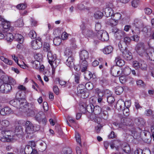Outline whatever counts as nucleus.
I'll use <instances>...</instances> for the list:
<instances>
[{
    "label": "nucleus",
    "mask_w": 154,
    "mask_h": 154,
    "mask_svg": "<svg viewBox=\"0 0 154 154\" xmlns=\"http://www.w3.org/2000/svg\"><path fill=\"white\" fill-rule=\"evenodd\" d=\"M2 133L5 138H9L11 137L13 134V132L11 131H4L2 132Z\"/></svg>",
    "instance_id": "nucleus-24"
},
{
    "label": "nucleus",
    "mask_w": 154,
    "mask_h": 154,
    "mask_svg": "<svg viewBox=\"0 0 154 154\" xmlns=\"http://www.w3.org/2000/svg\"><path fill=\"white\" fill-rule=\"evenodd\" d=\"M1 125L3 128H7L10 125L9 122L6 119L3 120L1 122Z\"/></svg>",
    "instance_id": "nucleus-39"
},
{
    "label": "nucleus",
    "mask_w": 154,
    "mask_h": 154,
    "mask_svg": "<svg viewBox=\"0 0 154 154\" xmlns=\"http://www.w3.org/2000/svg\"><path fill=\"white\" fill-rule=\"evenodd\" d=\"M53 42L55 45H59L61 42V39L59 37H56L54 38Z\"/></svg>",
    "instance_id": "nucleus-40"
},
{
    "label": "nucleus",
    "mask_w": 154,
    "mask_h": 154,
    "mask_svg": "<svg viewBox=\"0 0 154 154\" xmlns=\"http://www.w3.org/2000/svg\"><path fill=\"white\" fill-rule=\"evenodd\" d=\"M148 54V56H146V58L151 60L154 61V50L153 49L152 51L149 52Z\"/></svg>",
    "instance_id": "nucleus-41"
},
{
    "label": "nucleus",
    "mask_w": 154,
    "mask_h": 154,
    "mask_svg": "<svg viewBox=\"0 0 154 154\" xmlns=\"http://www.w3.org/2000/svg\"><path fill=\"white\" fill-rule=\"evenodd\" d=\"M137 23H134V26L136 28H137V33L135 32H134V30L133 29L132 30V32L133 33V34L134 35L132 36V38L133 39V40L135 42H137L139 41L140 37L137 34L135 35L136 33L138 34L140 33V30H139V29L140 28L141 26L140 25H137Z\"/></svg>",
    "instance_id": "nucleus-8"
},
{
    "label": "nucleus",
    "mask_w": 154,
    "mask_h": 154,
    "mask_svg": "<svg viewBox=\"0 0 154 154\" xmlns=\"http://www.w3.org/2000/svg\"><path fill=\"white\" fill-rule=\"evenodd\" d=\"M40 65V63L38 60H35L33 62V67L34 69H38Z\"/></svg>",
    "instance_id": "nucleus-46"
},
{
    "label": "nucleus",
    "mask_w": 154,
    "mask_h": 154,
    "mask_svg": "<svg viewBox=\"0 0 154 154\" xmlns=\"http://www.w3.org/2000/svg\"><path fill=\"white\" fill-rule=\"evenodd\" d=\"M3 84L0 87V91L2 93H8L11 91L12 86L3 80Z\"/></svg>",
    "instance_id": "nucleus-5"
},
{
    "label": "nucleus",
    "mask_w": 154,
    "mask_h": 154,
    "mask_svg": "<svg viewBox=\"0 0 154 154\" xmlns=\"http://www.w3.org/2000/svg\"><path fill=\"white\" fill-rule=\"evenodd\" d=\"M130 106V104L127 105L125 108L124 109H123V113L124 115L125 116H128L129 114V109L128 107Z\"/></svg>",
    "instance_id": "nucleus-44"
},
{
    "label": "nucleus",
    "mask_w": 154,
    "mask_h": 154,
    "mask_svg": "<svg viewBox=\"0 0 154 154\" xmlns=\"http://www.w3.org/2000/svg\"><path fill=\"white\" fill-rule=\"evenodd\" d=\"M143 151L140 149H137L134 152V154H142Z\"/></svg>",
    "instance_id": "nucleus-64"
},
{
    "label": "nucleus",
    "mask_w": 154,
    "mask_h": 154,
    "mask_svg": "<svg viewBox=\"0 0 154 154\" xmlns=\"http://www.w3.org/2000/svg\"><path fill=\"white\" fill-rule=\"evenodd\" d=\"M13 111L11 109L8 107H5L2 109L0 111V114L3 116L8 115L12 113Z\"/></svg>",
    "instance_id": "nucleus-13"
},
{
    "label": "nucleus",
    "mask_w": 154,
    "mask_h": 154,
    "mask_svg": "<svg viewBox=\"0 0 154 154\" xmlns=\"http://www.w3.org/2000/svg\"><path fill=\"white\" fill-rule=\"evenodd\" d=\"M123 146H122L123 150L127 153H129L130 152L131 149L129 145L127 143H125L123 144Z\"/></svg>",
    "instance_id": "nucleus-29"
},
{
    "label": "nucleus",
    "mask_w": 154,
    "mask_h": 154,
    "mask_svg": "<svg viewBox=\"0 0 154 154\" xmlns=\"http://www.w3.org/2000/svg\"><path fill=\"white\" fill-rule=\"evenodd\" d=\"M112 18L114 20H115L117 22H118V20H119L121 17L122 15L119 13H116L114 14H112V15L111 16Z\"/></svg>",
    "instance_id": "nucleus-34"
},
{
    "label": "nucleus",
    "mask_w": 154,
    "mask_h": 154,
    "mask_svg": "<svg viewBox=\"0 0 154 154\" xmlns=\"http://www.w3.org/2000/svg\"><path fill=\"white\" fill-rule=\"evenodd\" d=\"M8 42H11L14 38L13 34L10 33H8L6 34L5 33V37Z\"/></svg>",
    "instance_id": "nucleus-27"
},
{
    "label": "nucleus",
    "mask_w": 154,
    "mask_h": 154,
    "mask_svg": "<svg viewBox=\"0 0 154 154\" xmlns=\"http://www.w3.org/2000/svg\"><path fill=\"white\" fill-rule=\"evenodd\" d=\"M135 50L140 56L142 57H146L148 56V52L152 51L153 49L149 48L146 50L145 51L144 43L143 42H140L135 47Z\"/></svg>",
    "instance_id": "nucleus-1"
},
{
    "label": "nucleus",
    "mask_w": 154,
    "mask_h": 154,
    "mask_svg": "<svg viewBox=\"0 0 154 154\" xmlns=\"http://www.w3.org/2000/svg\"><path fill=\"white\" fill-rule=\"evenodd\" d=\"M32 149L33 148L32 146H31L29 145H27L25 148L24 151L25 152H27L28 153H29L31 152Z\"/></svg>",
    "instance_id": "nucleus-51"
},
{
    "label": "nucleus",
    "mask_w": 154,
    "mask_h": 154,
    "mask_svg": "<svg viewBox=\"0 0 154 154\" xmlns=\"http://www.w3.org/2000/svg\"><path fill=\"white\" fill-rule=\"evenodd\" d=\"M127 103H129V102L127 101L124 102L122 99H120L118 100L116 103V106L118 108L119 107L121 109L123 110V108L127 106Z\"/></svg>",
    "instance_id": "nucleus-12"
},
{
    "label": "nucleus",
    "mask_w": 154,
    "mask_h": 154,
    "mask_svg": "<svg viewBox=\"0 0 154 154\" xmlns=\"http://www.w3.org/2000/svg\"><path fill=\"white\" fill-rule=\"evenodd\" d=\"M94 107L93 104H90L87 106L86 109L89 113H92L94 112Z\"/></svg>",
    "instance_id": "nucleus-35"
},
{
    "label": "nucleus",
    "mask_w": 154,
    "mask_h": 154,
    "mask_svg": "<svg viewBox=\"0 0 154 154\" xmlns=\"http://www.w3.org/2000/svg\"><path fill=\"white\" fill-rule=\"evenodd\" d=\"M80 76V73H76L75 75V81L78 84L79 83Z\"/></svg>",
    "instance_id": "nucleus-58"
},
{
    "label": "nucleus",
    "mask_w": 154,
    "mask_h": 154,
    "mask_svg": "<svg viewBox=\"0 0 154 154\" xmlns=\"http://www.w3.org/2000/svg\"><path fill=\"white\" fill-rule=\"evenodd\" d=\"M10 104L17 108L22 109L26 108L27 106L26 100L24 99H19L13 100L9 102Z\"/></svg>",
    "instance_id": "nucleus-2"
},
{
    "label": "nucleus",
    "mask_w": 154,
    "mask_h": 154,
    "mask_svg": "<svg viewBox=\"0 0 154 154\" xmlns=\"http://www.w3.org/2000/svg\"><path fill=\"white\" fill-rule=\"evenodd\" d=\"M88 64L86 61H82L81 63L80 67L81 71L82 72H85L87 68Z\"/></svg>",
    "instance_id": "nucleus-23"
},
{
    "label": "nucleus",
    "mask_w": 154,
    "mask_h": 154,
    "mask_svg": "<svg viewBox=\"0 0 154 154\" xmlns=\"http://www.w3.org/2000/svg\"><path fill=\"white\" fill-rule=\"evenodd\" d=\"M85 85L83 84H79L77 88V92L79 94H84L85 93Z\"/></svg>",
    "instance_id": "nucleus-26"
},
{
    "label": "nucleus",
    "mask_w": 154,
    "mask_h": 154,
    "mask_svg": "<svg viewBox=\"0 0 154 154\" xmlns=\"http://www.w3.org/2000/svg\"><path fill=\"white\" fill-rule=\"evenodd\" d=\"M137 85L139 87H144V84L143 82L141 80H139L136 82Z\"/></svg>",
    "instance_id": "nucleus-60"
},
{
    "label": "nucleus",
    "mask_w": 154,
    "mask_h": 154,
    "mask_svg": "<svg viewBox=\"0 0 154 154\" xmlns=\"http://www.w3.org/2000/svg\"><path fill=\"white\" fill-rule=\"evenodd\" d=\"M75 138L77 142L80 145L81 144V140L79 134L78 132H76Z\"/></svg>",
    "instance_id": "nucleus-57"
},
{
    "label": "nucleus",
    "mask_w": 154,
    "mask_h": 154,
    "mask_svg": "<svg viewBox=\"0 0 154 154\" xmlns=\"http://www.w3.org/2000/svg\"><path fill=\"white\" fill-rule=\"evenodd\" d=\"M135 122L138 125H143L145 124L144 120L142 118H137L135 119Z\"/></svg>",
    "instance_id": "nucleus-28"
},
{
    "label": "nucleus",
    "mask_w": 154,
    "mask_h": 154,
    "mask_svg": "<svg viewBox=\"0 0 154 154\" xmlns=\"http://www.w3.org/2000/svg\"><path fill=\"white\" fill-rule=\"evenodd\" d=\"M101 28V25L99 23H97L96 24L95 26V29L96 31L99 32L100 31V29Z\"/></svg>",
    "instance_id": "nucleus-63"
},
{
    "label": "nucleus",
    "mask_w": 154,
    "mask_h": 154,
    "mask_svg": "<svg viewBox=\"0 0 154 154\" xmlns=\"http://www.w3.org/2000/svg\"><path fill=\"white\" fill-rule=\"evenodd\" d=\"M153 112L152 110L150 109H147L145 110L144 113V115L145 116H150L152 115Z\"/></svg>",
    "instance_id": "nucleus-52"
},
{
    "label": "nucleus",
    "mask_w": 154,
    "mask_h": 154,
    "mask_svg": "<svg viewBox=\"0 0 154 154\" xmlns=\"http://www.w3.org/2000/svg\"><path fill=\"white\" fill-rule=\"evenodd\" d=\"M88 57V52L85 50L82 51L80 53V57L81 60H85Z\"/></svg>",
    "instance_id": "nucleus-14"
},
{
    "label": "nucleus",
    "mask_w": 154,
    "mask_h": 154,
    "mask_svg": "<svg viewBox=\"0 0 154 154\" xmlns=\"http://www.w3.org/2000/svg\"><path fill=\"white\" fill-rule=\"evenodd\" d=\"M118 69V68L116 66H114L112 68H111V72L113 76L115 77L117 76V74L116 73V72Z\"/></svg>",
    "instance_id": "nucleus-45"
},
{
    "label": "nucleus",
    "mask_w": 154,
    "mask_h": 154,
    "mask_svg": "<svg viewBox=\"0 0 154 154\" xmlns=\"http://www.w3.org/2000/svg\"><path fill=\"white\" fill-rule=\"evenodd\" d=\"M17 23V25L19 27H21L23 25V19L22 18L18 19Z\"/></svg>",
    "instance_id": "nucleus-55"
},
{
    "label": "nucleus",
    "mask_w": 154,
    "mask_h": 154,
    "mask_svg": "<svg viewBox=\"0 0 154 154\" xmlns=\"http://www.w3.org/2000/svg\"><path fill=\"white\" fill-rule=\"evenodd\" d=\"M104 12L106 16L108 17L112 15L113 11L112 9L109 7L106 8L104 10Z\"/></svg>",
    "instance_id": "nucleus-21"
},
{
    "label": "nucleus",
    "mask_w": 154,
    "mask_h": 154,
    "mask_svg": "<svg viewBox=\"0 0 154 154\" xmlns=\"http://www.w3.org/2000/svg\"><path fill=\"white\" fill-rule=\"evenodd\" d=\"M115 61L116 65L119 67L123 66L125 63L124 60L121 59L119 56H117L116 57Z\"/></svg>",
    "instance_id": "nucleus-16"
},
{
    "label": "nucleus",
    "mask_w": 154,
    "mask_h": 154,
    "mask_svg": "<svg viewBox=\"0 0 154 154\" xmlns=\"http://www.w3.org/2000/svg\"><path fill=\"white\" fill-rule=\"evenodd\" d=\"M29 35V37L32 39L35 38L36 37V32L33 30H32L30 32Z\"/></svg>",
    "instance_id": "nucleus-50"
},
{
    "label": "nucleus",
    "mask_w": 154,
    "mask_h": 154,
    "mask_svg": "<svg viewBox=\"0 0 154 154\" xmlns=\"http://www.w3.org/2000/svg\"><path fill=\"white\" fill-rule=\"evenodd\" d=\"M119 80L122 84H124L126 81V77L125 76H122L119 77Z\"/></svg>",
    "instance_id": "nucleus-59"
},
{
    "label": "nucleus",
    "mask_w": 154,
    "mask_h": 154,
    "mask_svg": "<svg viewBox=\"0 0 154 154\" xmlns=\"http://www.w3.org/2000/svg\"><path fill=\"white\" fill-rule=\"evenodd\" d=\"M140 0H133L132 2V5L134 8L137 7L140 4Z\"/></svg>",
    "instance_id": "nucleus-48"
},
{
    "label": "nucleus",
    "mask_w": 154,
    "mask_h": 154,
    "mask_svg": "<svg viewBox=\"0 0 154 154\" xmlns=\"http://www.w3.org/2000/svg\"><path fill=\"white\" fill-rule=\"evenodd\" d=\"M131 41V39L129 37H125L123 38V41L127 45L129 44Z\"/></svg>",
    "instance_id": "nucleus-54"
},
{
    "label": "nucleus",
    "mask_w": 154,
    "mask_h": 154,
    "mask_svg": "<svg viewBox=\"0 0 154 154\" xmlns=\"http://www.w3.org/2000/svg\"><path fill=\"white\" fill-rule=\"evenodd\" d=\"M103 13L101 11H97L95 12L94 15V17L96 19H98L102 17Z\"/></svg>",
    "instance_id": "nucleus-42"
},
{
    "label": "nucleus",
    "mask_w": 154,
    "mask_h": 154,
    "mask_svg": "<svg viewBox=\"0 0 154 154\" xmlns=\"http://www.w3.org/2000/svg\"><path fill=\"white\" fill-rule=\"evenodd\" d=\"M133 67L136 69H138L140 68V62L137 61H134L133 63Z\"/></svg>",
    "instance_id": "nucleus-53"
},
{
    "label": "nucleus",
    "mask_w": 154,
    "mask_h": 154,
    "mask_svg": "<svg viewBox=\"0 0 154 154\" xmlns=\"http://www.w3.org/2000/svg\"><path fill=\"white\" fill-rule=\"evenodd\" d=\"M115 100L114 98L111 96L108 97L107 98V101L108 103H113Z\"/></svg>",
    "instance_id": "nucleus-61"
},
{
    "label": "nucleus",
    "mask_w": 154,
    "mask_h": 154,
    "mask_svg": "<svg viewBox=\"0 0 154 154\" xmlns=\"http://www.w3.org/2000/svg\"><path fill=\"white\" fill-rule=\"evenodd\" d=\"M47 56L49 63L51 66L56 67L60 62V59L57 58L56 55L53 54L51 51H50L48 53Z\"/></svg>",
    "instance_id": "nucleus-3"
},
{
    "label": "nucleus",
    "mask_w": 154,
    "mask_h": 154,
    "mask_svg": "<svg viewBox=\"0 0 154 154\" xmlns=\"http://www.w3.org/2000/svg\"><path fill=\"white\" fill-rule=\"evenodd\" d=\"M118 23V22L114 20L112 17L111 19H106V23L112 26H116Z\"/></svg>",
    "instance_id": "nucleus-19"
},
{
    "label": "nucleus",
    "mask_w": 154,
    "mask_h": 154,
    "mask_svg": "<svg viewBox=\"0 0 154 154\" xmlns=\"http://www.w3.org/2000/svg\"><path fill=\"white\" fill-rule=\"evenodd\" d=\"M14 38L20 44L22 43L24 41L23 36L21 35L18 33L15 35Z\"/></svg>",
    "instance_id": "nucleus-18"
},
{
    "label": "nucleus",
    "mask_w": 154,
    "mask_h": 154,
    "mask_svg": "<svg viewBox=\"0 0 154 154\" xmlns=\"http://www.w3.org/2000/svg\"><path fill=\"white\" fill-rule=\"evenodd\" d=\"M110 147L112 149H113L115 148L116 150H118L120 145V142L118 141L115 140L112 143H110Z\"/></svg>",
    "instance_id": "nucleus-20"
},
{
    "label": "nucleus",
    "mask_w": 154,
    "mask_h": 154,
    "mask_svg": "<svg viewBox=\"0 0 154 154\" xmlns=\"http://www.w3.org/2000/svg\"><path fill=\"white\" fill-rule=\"evenodd\" d=\"M113 32H115V35L116 36H117L118 37L119 36L120 37H121L125 34V32L124 31L120 30L117 29H116L115 31Z\"/></svg>",
    "instance_id": "nucleus-37"
},
{
    "label": "nucleus",
    "mask_w": 154,
    "mask_h": 154,
    "mask_svg": "<svg viewBox=\"0 0 154 154\" xmlns=\"http://www.w3.org/2000/svg\"><path fill=\"white\" fill-rule=\"evenodd\" d=\"M3 80L4 81H6L7 83L10 84L12 86V88H14V86L16 84V82L14 79L13 78L8 77L7 76H5L3 78Z\"/></svg>",
    "instance_id": "nucleus-11"
},
{
    "label": "nucleus",
    "mask_w": 154,
    "mask_h": 154,
    "mask_svg": "<svg viewBox=\"0 0 154 154\" xmlns=\"http://www.w3.org/2000/svg\"><path fill=\"white\" fill-rule=\"evenodd\" d=\"M122 56L124 58L127 60H130L132 58V56L131 52L127 50L122 51Z\"/></svg>",
    "instance_id": "nucleus-10"
},
{
    "label": "nucleus",
    "mask_w": 154,
    "mask_h": 154,
    "mask_svg": "<svg viewBox=\"0 0 154 154\" xmlns=\"http://www.w3.org/2000/svg\"><path fill=\"white\" fill-rule=\"evenodd\" d=\"M113 50V48L111 46H108L105 47L103 49V51L105 54H109L111 53Z\"/></svg>",
    "instance_id": "nucleus-22"
},
{
    "label": "nucleus",
    "mask_w": 154,
    "mask_h": 154,
    "mask_svg": "<svg viewBox=\"0 0 154 154\" xmlns=\"http://www.w3.org/2000/svg\"><path fill=\"white\" fill-rule=\"evenodd\" d=\"M131 69L128 66H127L124 68L122 72L125 75H128L130 74L131 72Z\"/></svg>",
    "instance_id": "nucleus-36"
},
{
    "label": "nucleus",
    "mask_w": 154,
    "mask_h": 154,
    "mask_svg": "<svg viewBox=\"0 0 154 154\" xmlns=\"http://www.w3.org/2000/svg\"><path fill=\"white\" fill-rule=\"evenodd\" d=\"M64 54L65 56L68 57L72 56V52L70 48H66L64 51Z\"/></svg>",
    "instance_id": "nucleus-33"
},
{
    "label": "nucleus",
    "mask_w": 154,
    "mask_h": 154,
    "mask_svg": "<svg viewBox=\"0 0 154 154\" xmlns=\"http://www.w3.org/2000/svg\"><path fill=\"white\" fill-rule=\"evenodd\" d=\"M99 116L104 120H106L108 117V114L107 111L103 110L102 112H100Z\"/></svg>",
    "instance_id": "nucleus-31"
},
{
    "label": "nucleus",
    "mask_w": 154,
    "mask_h": 154,
    "mask_svg": "<svg viewBox=\"0 0 154 154\" xmlns=\"http://www.w3.org/2000/svg\"><path fill=\"white\" fill-rule=\"evenodd\" d=\"M131 119L130 118L127 117L123 118L121 119V123L119 125V127L123 129L122 125H131Z\"/></svg>",
    "instance_id": "nucleus-9"
},
{
    "label": "nucleus",
    "mask_w": 154,
    "mask_h": 154,
    "mask_svg": "<svg viewBox=\"0 0 154 154\" xmlns=\"http://www.w3.org/2000/svg\"><path fill=\"white\" fill-rule=\"evenodd\" d=\"M27 7V5L25 3H21L17 5L16 7L19 10H24Z\"/></svg>",
    "instance_id": "nucleus-43"
},
{
    "label": "nucleus",
    "mask_w": 154,
    "mask_h": 154,
    "mask_svg": "<svg viewBox=\"0 0 154 154\" xmlns=\"http://www.w3.org/2000/svg\"><path fill=\"white\" fill-rule=\"evenodd\" d=\"M131 135L134 139H137L139 137V134L135 131H132Z\"/></svg>",
    "instance_id": "nucleus-56"
},
{
    "label": "nucleus",
    "mask_w": 154,
    "mask_h": 154,
    "mask_svg": "<svg viewBox=\"0 0 154 154\" xmlns=\"http://www.w3.org/2000/svg\"><path fill=\"white\" fill-rule=\"evenodd\" d=\"M147 65L146 63L143 61H140V68L143 70L147 69Z\"/></svg>",
    "instance_id": "nucleus-32"
},
{
    "label": "nucleus",
    "mask_w": 154,
    "mask_h": 154,
    "mask_svg": "<svg viewBox=\"0 0 154 154\" xmlns=\"http://www.w3.org/2000/svg\"><path fill=\"white\" fill-rule=\"evenodd\" d=\"M123 91V88L120 86H118L115 88L116 93L117 95H119L122 93Z\"/></svg>",
    "instance_id": "nucleus-38"
},
{
    "label": "nucleus",
    "mask_w": 154,
    "mask_h": 154,
    "mask_svg": "<svg viewBox=\"0 0 154 154\" xmlns=\"http://www.w3.org/2000/svg\"><path fill=\"white\" fill-rule=\"evenodd\" d=\"M23 129L21 126H17L15 128L16 134L18 135H23L24 134Z\"/></svg>",
    "instance_id": "nucleus-25"
},
{
    "label": "nucleus",
    "mask_w": 154,
    "mask_h": 154,
    "mask_svg": "<svg viewBox=\"0 0 154 154\" xmlns=\"http://www.w3.org/2000/svg\"><path fill=\"white\" fill-rule=\"evenodd\" d=\"M26 132L27 134H31L34 133L33 125L29 121H27L25 125Z\"/></svg>",
    "instance_id": "nucleus-7"
},
{
    "label": "nucleus",
    "mask_w": 154,
    "mask_h": 154,
    "mask_svg": "<svg viewBox=\"0 0 154 154\" xmlns=\"http://www.w3.org/2000/svg\"><path fill=\"white\" fill-rule=\"evenodd\" d=\"M43 50L44 51H46L48 52L51 51L50 50V46L49 44L46 42H45L43 45Z\"/></svg>",
    "instance_id": "nucleus-47"
},
{
    "label": "nucleus",
    "mask_w": 154,
    "mask_h": 154,
    "mask_svg": "<svg viewBox=\"0 0 154 154\" xmlns=\"http://www.w3.org/2000/svg\"><path fill=\"white\" fill-rule=\"evenodd\" d=\"M31 45L32 48L35 50L40 48L42 46L41 38H38L36 40H33L32 42Z\"/></svg>",
    "instance_id": "nucleus-6"
},
{
    "label": "nucleus",
    "mask_w": 154,
    "mask_h": 154,
    "mask_svg": "<svg viewBox=\"0 0 154 154\" xmlns=\"http://www.w3.org/2000/svg\"><path fill=\"white\" fill-rule=\"evenodd\" d=\"M101 109L102 106L100 107L98 106H96L94 107L93 112L95 115H98L100 114Z\"/></svg>",
    "instance_id": "nucleus-30"
},
{
    "label": "nucleus",
    "mask_w": 154,
    "mask_h": 154,
    "mask_svg": "<svg viewBox=\"0 0 154 154\" xmlns=\"http://www.w3.org/2000/svg\"><path fill=\"white\" fill-rule=\"evenodd\" d=\"M83 34L85 36L88 37H93L94 36L92 31L91 30L86 29L82 32Z\"/></svg>",
    "instance_id": "nucleus-17"
},
{
    "label": "nucleus",
    "mask_w": 154,
    "mask_h": 154,
    "mask_svg": "<svg viewBox=\"0 0 154 154\" xmlns=\"http://www.w3.org/2000/svg\"><path fill=\"white\" fill-rule=\"evenodd\" d=\"M68 34L66 32H63L62 34L61 38L63 40L67 39L68 37Z\"/></svg>",
    "instance_id": "nucleus-62"
},
{
    "label": "nucleus",
    "mask_w": 154,
    "mask_h": 154,
    "mask_svg": "<svg viewBox=\"0 0 154 154\" xmlns=\"http://www.w3.org/2000/svg\"><path fill=\"white\" fill-rule=\"evenodd\" d=\"M66 65L70 68H73L74 66V59L72 56L69 57L66 62Z\"/></svg>",
    "instance_id": "nucleus-15"
},
{
    "label": "nucleus",
    "mask_w": 154,
    "mask_h": 154,
    "mask_svg": "<svg viewBox=\"0 0 154 154\" xmlns=\"http://www.w3.org/2000/svg\"><path fill=\"white\" fill-rule=\"evenodd\" d=\"M85 87L87 89L91 90L93 88V85L91 82H88L86 84Z\"/></svg>",
    "instance_id": "nucleus-49"
},
{
    "label": "nucleus",
    "mask_w": 154,
    "mask_h": 154,
    "mask_svg": "<svg viewBox=\"0 0 154 154\" xmlns=\"http://www.w3.org/2000/svg\"><path fill=\"white\" fill-rule=\"evenodd\" d=\"M97 38L103 41H106L109 39V35L107 32L104 30H100L96 33Z\"/></svg>",
    "instance_id": "nucleus-4"
}]
</instances>
